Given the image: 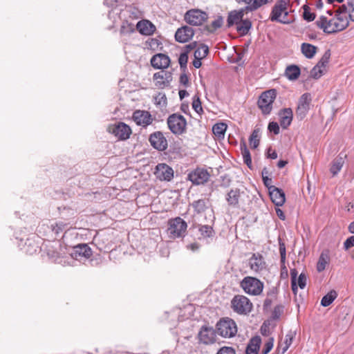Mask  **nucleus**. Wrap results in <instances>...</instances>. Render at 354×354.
Returning a JSON list of instances; mask_svg holds the SVG:
<instances>
[{"instance_id": "7ed1b4c3", "label": "nucleus", "mask_w": 354, "mask_h": 354, "mask_svg": "<svg viewBox=\"0 0 354 354\" xmlns=\"http://www.w3.org/2000/svg\"><path fill=\"white\" fill-rule=\"evenodd\" d=\"M290 0H278L272 8L270 19L272 21H278L282 24L288 23V6Z\"/></svg>"}, {"instance_id": "69168bd1", "label": "nucleus", "mask_w": 354, "mask_h": 354, "mask_svg": "<svg viewBox=\"0 0 354 354\" xmlns=\"http://www.w3.org/2000/svg\"><path fill=\"white\" fill-rule=\"evenodd\" d=\"M263 184L265 185V186L266 187H268V190L270 191V188H271L272 187H274L273 185H272V179L270 178H269L268 176H263Z\"/></svg>"}, {"instance_id": "f03ea898", "label": "nucleus", "mask_w": 354, "mask_h": 354, "mask_svg": "<svg viewBox=\"0 0 354 354\" xmlns=\"http://www.w3.org/2000/svg\"><path fill=\"white\" fill-rule=\"evenodd\" d=\"M240 287L249 295L259 296L263 292L264 283L256 277L248 276L241 280Z\"/></svg>"}, {"instance_id": "ea45409f", "label": "nucleus", "mask_w": 354, "mask_h": 354, "mask_svg": "<svg viewBox=\"0 0 354 354\" xmlns=\"http://www.w3.org/2000/svg\"><path fill=\"white\" fill-rule=\"evenodd\" d=\"M209 53L208 46L206 45H201L194 52V58L203 59Z\"/></svg>"}, {"instance_id": "0e129e2a", "label": "nucleus", "mask_w": 354, "mask_h": 354, "mask_svg": "<svg viewBox=\"0 0 354 354\" xmlns=\"http://www.w3.org/2000/svg\"><path fill=\"white\" fill-rule=\"evenodd\" d=\"M222 25H223V19L221 17L215 19L214 21H213L212 22V26L214 29H217V28L221 27Z\"/></svg>"}, {"instance_id": "4be33fe9", "label": "nucleus", "mask_w": 354, "mask_h": 354, "mask_svg": "<svg viewBox=\"0 0 354 354\" xmlns=\"http://www.w3.org/2000/svg\"><path fill=\"white\" fill-rule=\"evenodd\" d=\"M269 194L272 201L275 204V205L279 207L282 206L284 204L286 197L282 189L276 187H272L270 188Z\"/></svg>"}, {"instance_id": "052dcab7", "label": "nucleus", "mask_w": 354, "mask_h": 354, "mask_svg": "<svg viewBox=\"0 0 354 354\" xmlns=\"http://www.w3.org/2000/svg\"><path fill=\"white\" fill-rule=\"evenodd\" d=\"M344 246L346 250L349 249L354 246V236H351L348 238L344 243Z\"/></svg>"}, {"instance_id": "338daca9", "label": "nucleus", "mask_w": 354, "mask_h": 354, "mask_svg": "<svg viewBox=\"0 0 354 354\" xmlns=\"http://www.w3.org/2000/svg\"><path fill=\"white\" fill-rule=\"evenodd\" d=\"M277 295V290L275 288H272L268 292L267 297L275 299Z\"/></svg>"}, {"instance_id": "f257e3e1", "label": "nucleus", "mask_w": 354, "mask_h": 354, "mask_svg": "<svg viewBox=\"0 0 354 354\" xmlns=\"http://www.w3.org/2000/svg\"><path fill=\"white\" fill-rule=\"evenodd\" d=\"M348 12L339 8L334 12L328 10L316 21L317 27L326 34H333L346 29L349 24Z\"/></svg>"}, {"instance_id": "49530a36", "label": "nucleus", "mask_w": 354, "mask_h": 354, "mask_svg": "<svg viewBox=\"0 0 354 354\" xmlns=\"http://www.w3.org/2000/svg\"><path fill=\"white\" fill-rule=\"evenodd\" d=\"M303 9H304V13H303L304 19L307 21H313L315 19V13L311 12L310 8L307 5H304V6H303Z\"/></svg>"}, {"instance_id": "412c9836", "label": "nucleus", "mask_w": 354, "mask_h": 354, "mask_svg": "<svg viewBox=\"0 0 354 354\" xmlns=\"http://www.w3.org/2000/svg\"><path fill=\"white\" fill-rule=\"evenodd\" d=\"M153 79L156 81V86L160 88H163L169 86L171 80V75L170 73L161 71L153 75Z\"/></svg>"}, {"instance_id": "8fccbe9b", "label": "nucleus", "mask_w": 354, "mask_h": 354, "mask_svg": "<svg viewBox=\"0 0 354 354\" xmlns=\"http://www.w3.org/2000/svg\"><path fill=\"white\" fill-rule=\"evenodd\" d=\"M154 102L156 105H158L161 107L166 106L167 105V97L165 93H158L154 97Z\"/></svg>"}, {"instance_id": "f704fd0d", "label": "nucleus", "mask_w": 354, "mask_h": 354, "mask_svg": "<svg viewBox=\"0 0 354 354\" xmlns=\"http://www.w3.org/2000/svg\"><path fill=\"white\" fill-rule=\"evenodd\" d=\"M207 203L208 201L205 199H199L198 201H194L192 203V206L194 210L198 214H200L205 212L207 209Z\"/></svg>"}, {"instance_id": "0eeeda50", "label": "nucleus", "mask_w": 354, "mask_h": 354, "mask_svg": "<svg viewBox=\"0 0 354 354\" xmlns=\"http://www.w3.org/2000/svg\"><path fill=\"white\" fill-rule=\"evenodd\" d=\"M187 227V223L180 217L171 219L167 229L169 236L173 239L184 236Z\"/></svg>"}, {"instance_id": "bf43d9fd", "label": "nucleus", "mask_w": 354, "mask_h": 354, "mask_svg": "<svg viewBox=\"0 0 354 354\" xmlns=\"http://www.w3.org/2000/svg\"><path fill=\"white\" fill-rule=\"evenodd\" d=\"M268 130L270 132H273L275 135L279 133V126L278 123L275 122H271L268 124Z\"/></svg>"}, {"instance_id": "6e6552de", "label": "nucleus", "mask_w": 354, "mask_h": 354, "mask_svg": "<svg viewBox=\"0 0 354 354\" xmlns=\"http://www.w3.org/2000/svg\"><path fill=\"white\" fill-rule=\"evenodd\" d=\"M167 124L173 133L179 135L185 131L187 122L184 116L174 113L168 118Z\"/></svg>"}, {"instance_id": "09e8293b", "label": "nucleus", "mask_w": 354, "mask_h": 354, "mask_svg": "<svg viewBox=\"0 0 354 354\" xmlns=\"http://www.w3.org/2000/svg\"><path fill=\"white\" fill-rule=\"evenodd\" d=\"M293 337L294 333L291 331L286 335L285 340L283 342L284 344V348H282L281 354H284L286 351L288 349V348L290 347L292 342Z\"/></svg>"}, {"instance_id": "680f3d73", "label": "nucleus", "mask_w": 354, "mask_h": 354, "mask_svg": "<svg viewBox=\"0 0 354 354\" xmlns=\"http://www.w3.org/2000/svg\"><path fill=\"white\" fill-rule=\"evenodd\" d=\"M283 310V307L281 305L277 306L274 308L273 316L274 318H278L281 315Z\"/></svg>"}, {"instance_id": "2eb2a0df", "label": "nucleus", "mask_w": 354, "mask_h": 354, "mask_svg": "<svg viewBox=\"0 0 354 354\" xmlns=\"http://www.w3.org/2000/svg\"><path fill=\"white\" fill-rule=\"evenodd\" d=\"M155 175L160 180L169 181L174 176V171L166 164H158L156 167Z\"/></svg>"}, {"instance_id": "9b49d317", "label": "nucleus", "mask_w": 354, "mask_h": 354, "mask_svg": "<svg viewBox=\"0 0 354 354\" xmlns=\"http://www.w3.org/2000/svg\"><path fill=\"white\" fill-rule=\"evenodd\" d=\"M200 343L205 345L212 344L216 341V335L212 327L203 326L198 334Z\"/></svg>"}, {"instance_id": "a211bd4d", "label": "nucleus", "mask_w": 354, "mask_h": 354, "mask_svg": "<svg viewBox=\"0 0 354 354\" xmlns=\"http://www.w3.org/2000/svg\"><path fill=\"white\" fill-rule=\"evenodd\" d=\"M194 32L192 28L185 26L178 28L175 34V39L180 43H185L192 38Z\"/></svg>"}, {"instance_id": "603ef678", "label": "nucleus", "mask_w": 354, "mask_h": 354, "mask_svg": "<svg viewBox=\"0 0 354 354\" xmlns=\"http://www.w3.org/2000/svg\"><path fill=\"white\" fill-rule=\"evenodd\" d=\"M192 108L194 109V111L201 114L203 113V108L201 106V102L198 97L194 96L193 102H192Z\"/></svg>"}, {"instance_id": "a18cd8bd", "label": "nucleus", "mask_w": 354, "mask_h": 354, "mask_svg": "<svg viewBox=\"0 0 354 354\" xmlns=\"http://www.w3.org/2000/svg\"><path fill=\"white\" fill-rule=\"evenodd\" d=\"M330 58V50H327L325 51L318 63L317 65H319L322 68L326 69L328 64L329 62Z\"/></svg>"}, {"instance_id": "393cba45", "label": "nucleus", "mask_w": 354, "mask_h": 354, "mask_svg": "<svg viewBox=\"0 0 354 354\" xmlns=\"http://www.w3.org/2000/svg\"><path fill=\"white\" fill-rule=\"evenodd\" d=\"M245 12H248L246 11L245 7L239 10H234L229 13L227 17V25L228 26H232L234 24L238 25L241 21L243 19V15Z\"/></svg>"}, {"instance_id": "bb28decb", "label": "nucleus", "mask_w": 354, "mask_h": 354, "mask_svg": "<svg viewBox=\"0 0 354 354\" xmlns=\"http://www.w3.org/2000/svg\"><path fill=\"white\" fill-rule=\"evenodd\" d=\"M292 111L290 108L284 109L280 111V125L283 129H286L290 125L292 120Z\"/></svg>"}, {"instance_id": "20e7f679", "label": "nucleus", "mask_w": 354, "mask_h": 354, "mask_svg": "<svg viewBox=\"0 0 354 354\" xmlns=\"http://www.w3.org/2000/svg\"><path fill=\"white\" fill-rule=\"evenodd\" d=\"M216 327L217 333L225 338L233 337L237 333V326L235 322L229 317L221 319L216 324Z\"/></svg>"}, {"instance_id": "6ab92c4d", "label": "nucleus", "mask_w": 354, "mask_h": 354, "mask_svg": "<svg viewBox=\"0 0 354 354\" xmlns=\"http://www.w3.org/2000/svg\"><path fill=\"white\" fill-rule=\"evenodd\" d=\"M92 254L91 248L86 244H80L73 248L71 256L74 259H80L82 257L89 258Z\"/></svg>"}, {"instance_id": "5fc2aeb1", "label": "nucleus", "mask_w": 354, "mask_h": 354, "mask_svg": "<svg viewBox=\"0 0 354 354\" xmlns=\"http://www.w3.org/2000/svg\"><path fill=\"white\" fill-rule=\"evenodd\" d=\"M187 61H188L187 52H183V53H180L179 58H178V63L180 66V68H186Z\"/></svg>"}, {"instance_id": "e433bc0d", "label": "nucleus", "mask_w": 354, "mask_h": 354, "mask_svg": "<svg viewBox=\"0 0 354 354\" xmlns=\"http://www.w3.org/2000/svg\"><path fill=\"white\" fill-rule=\"evenodd\" d=\"M336 297V292L335 290H332L322 297L321 300V305L324 307L328 306L333 303V301L335 299Z\"/></svg>"}, {"instance_id": "4d7b16f0", "label": "nucleus", "mask_w": 354, "mask_h": 354, "mask_svg": "<svg viewBox=\"0 0 354 354\" xmlns=\"http://www.w3.org/2000/svg\"><path fill=\"white\" fill-rule=\"evenodd\" d=\"M279 252L281 256V261L282 263H285L286 261V245L285 243L279 240Z\"/></svg>"}, {"instance_id": "4468645a", "label": "nucleus", "mask_w": 354, "mask_h": 354, "mask_svg": "<svg viewBox=\"0 0 354 354\" xmlns=\"http://www.w3.org/2000/svg\"><path fill=\"white\" fill-rule=\"evenodd\" d=\"M209 174L207 170L203 169H196L190 172L188 175V179L195 185H201L205 183L209 179Z\"/></svg>"}, {"instance_id": "2f4dec72", "label": "nucleus", "mask_w": 354, "mask_h": 354, "mask_svg": "<svg viewBox=\"0 0 354 354\" xmlns=\"http://www.w3.org/2000/svg\"><path fill=\"white\" fill-rule=\"evenodd\" d=\"M273 1L274 0H253L250 6H245V9L247 12H253L264 5L272 3Z\"/></svg>"}, {"instance_id": "72a5a7b5", "label": "nucleus", "mask_w": 354, "mask_h": 354, "mask_svg": "<svg viewBox=\"0 0 354 354\" xmlns=\"http://www.w3.org/2000/svg\"><path fill=\"white\" fill-rule=\"evenodd\" d=\"M252 26V23L249 19H243L236 25V30L242 35H245L248 32Z\"/></svg>"}, {"instance_id": "473e14b6", "label": "nucleus", "mask_w": 354, "mask_h": 354, "mask_svg": "<svg viewBox=\"0 0 354 354\" xmlns=\"http://www.w3.org/2000/svg\"><path fill=\"white\" fill-rule=\"evenodd\" d=\"M227 127V124L223 122L216 123L212 127L213 133L218 138H223Z\"/></svg>"}, {"instance_id": "f8f14e48", "label": "nucleus", "mask_w": 354, "mask_h": 354, "mask_svg": "<svg viewBox=\"0 0 354 354\" xmlns=\"http://www.w3.org/2000/svg\"><path fill=\"white\" fill-rule=\"evenodd\" d=\"M151 145L158 151H164L167 148V140L161 131H156L149 136Z\"/></svg>"}, {"instance_id": "a19ab883", "label": "nucleus", "mask_w": 354, "mask_h": 354, "mask_svg": "<svg viewBox=\"0 0 354 354\" xmlns=\"http://www.w3.org/2000/svg\"><path fill=\"white\" fill-rule=\"evenodd\" d=\"M121 12V8L115 7L109 12L108 17L115 24L120 19Z\"/></svg>"}, {"instance_id": "5701e85b", "label": "nucleus", "mask_w": 354, "mask_h": 354, "mask_svg": "<svg viewBox=\"0 0 354 354\" xmlns=\"http://www.w3.org/2000/svg\"><path fill=\"white\" fill-rule=\"evenodd\" d=\"M136 28L143 35H151L156 31V26L149 20H141L136 24Z\"/></svg>"}, {"instance_id": "c85d7f7f", "label": "nucleus", "mask_w": 354, "mask_h": 354, "mask_svg": "<svg viewBox=\"0 0 354 354\" xmlns=\"http://www.w3.org/2000/svg\"><path fill=\"white\" fill-rule=\"evenodd\" d=\"M330 261V255L328 250L323 251L319 258L317 264V270L319 272L324 271L328 264Z\"/></svg>"}, {"instance_id": "774afa93", "label": "nucleus", "mask_w": 354, "mask_h": 354, "mask_svg": "<svg viewBox=\"0 0 354 354\" xmlns=\"http://www.w3.org/2000/svg\"><path fill=\"white\" fill-rule=\"evenodd\" d=\"M200 248V245L197 243H193L187 245V248L191 250L193 252L197 251Z\"/></svg>"}, {"instance_id": "1a4fd4ad", "label": "nucleus", "mask_w": 354, "mask_h": 354, "mask_svg": "<svg viewBox=\"0 0 354 354\" xmlns=\"http://www.w3.org/2000/svg\"><path fill=\"white\" fill-rule=\"evenodd\" d=\"M108 130L111 133L113 134L121 140H127L132 133L131 127L122 122L110 125Z\"/></svg>"}, {"instance_id": "e2e57ef3", "label": "nucleus", "mask_w": 354, "mask_h": 354, "mask_svg": "<svg viewBox=\"0 0 354 354\" xmlns=\"http://www.w3.org/2000/svg\"><path fill=\"white\" fill-rule=\"evenodd\" d=\"M121 0H104V3L109 7H118V3Z\"/></svg>"}, {"instance_id": "3c124183", "label": "nucleus", "mask_w": 354, "mask_h": 354, "mask_svg": "<svg viewBox=\"0 0 354 354\" xmlns=\"http://www.w3.org/2000/svg\"><path fill=\"white\" fill-rule=\"evenodd\" d=\"M290 276H291V287L292 292L296 294L297 291V271L295 269L290 270Z\"/></svg>"}, {"instance_id": "864d4df0", "label": "nucleus", "mask_w": 354, "mask_h": 354, "mask_svg": "<svg viewBox=\"0 0 354 354\" xmlns=\"http://www.w3.org/2000/svg\"><path fill=\"white\" fill-rule=\"evenodd\" d=\"M274 345V339L269 338L264 344L263 350L261 351V354H268V353L272 350Z\"/></svg>"}, {"instance_id": "a878e982", "label": "nucleus", "mask_w": 354, "mask_h": 354, "mask_svg": "<svg viewBox=\"0 0 354 354\" xmlns=\"http://www.w3.org/2000/svg\"><path fill=\"white\" fill-rule=\"evenodd\" d=\"M261 339L259 336L251 338L245 349L246 354H259Z\"/></svg>"}, {"instance_id": "aec40b11", "label": "nucleus", "mask_w": 354, "mask_h": 354, "mask_svg": "<svg viewBox=\"0 0 354 354\" xmlns=\"http://www.w3.org/2000/svg\"><path fill=\"white\" fill-rule=\"evenodd\" d=\"M151 64L155 68H166L169 66L170 59L165 54L158 53L152 57Z\"/></svg>"}, {"instance_id": "c756f323", "label": "nucleus", "mask_w": 354, "mask_h": 354, "mask_svg": "<svg viewBox=\"0 0 354 354\" xmlns=\"http://www.w3.org/2000/svg\"><path fill=\"white\" fill-rule=\"evenodd\" d=\"M302 54L308 59H312L316 54L317 48L308 43H303L301 46Z\"/></svg>"}, {"instance_id": "dca6fc26", "label": "nucleus", "mask_w": 354, "mask_h": 354, "mask_svg": "<svg viewBox=\"0 0 354 354\" xmlns=\"http://www.w3.org/2000/svg\"><path fill=\"white\" fill-rule=\"evenodd\" d=\"M133 119L138 125L142 127H147L153 122L151 115L147 111H136L133 114Z\"/></svg>"}, {"instance_id": "37998d69", "label": "nucleus", "mask_w": 354, "mask_h": 354, "mask_svg": "<svg viewBox=\"0 0 354 354\" xmlns=\"http://www.w3.org/2000/svg\"><path fill=\"white\" fill-rule=\"evenodd\" d=\"M326 72V69L322 68L319 65L316 64L310 71V77L314 79H319Z\"/></svg>"}, {"instance_id": "c03bdc74", "label": "nucleus", "mask_w": 354, "mask_h": 354, "mask_svg": "<svg viewBox=\"0 0 354 354\" xmlns=\"http://www.w3.org/2000/svg\"><path fill=\"white\" fill-rule=\"evenodd\" d=\"M201 235L203 238H207L213 236L214 230L212 227L208 225H201L199 227Z\"/></svg>"}, {"instance_id": "ddd939ff", "label": "nucleus", "mask_w": 354, "mask_h": 354, "mask_svg": "<svg viewBox=\"0 0 354 354\" xmlns=\"http://www.w3.org/2000/svg\"><path fill=\"white\" fill-rule=\"evenodd\" d=\"M248 266L253 272L257 274L266 270V263L261 254L254 253L248 259Z\"/></svg>"}, {"instance_id": "b1692460", "label": "nucleus", "mask_w": 354, "mask_h": 354, "mask_svg": "<svg viewBox=\"0 0 354 354\" xmlns=\"http://www.w3.org/2000/svg\"><path fill=\"white\" fill-rule=\"evenodd\" d=\"M239 189H231L226 196V201L228 205L233 207H239V202L241 201V194Z\"/></svg>"}, {"instance_id": "6e6d98bb", "label": "nucleus", "mask_w": 354, "mask_h": 354, "mask_svg": "<svg viewBox=\"0 0 354 354\" xmlns=\"http://www.w3.org/2000/svg\"><path fill=\"white\" fill-rule=\"evenodd\" d=\"M306 276L304 273H301L297 279V286H299L301 289H304L306 285Z\"/></svg>"}, {"instance_id": "58836bf2", "label": "nucleus", "mask_w": 354, "mask_h": 354, "mask_svg": "<svg viewBox=\"0 0 354 354\" xmlns=\"http://www.w3.org/2000/svg\"><path fill=\"white\" fill-rule=\"evenodd\" d=\"M135 31L134 25L131 23H129L125 21L122 22L120 32L121 35H129Z\"/></svg>"}, {"instance_id": "79ce46f5", "label": "nucleus", "mask_w": 354, "mask_h": 354, "mask_svg": "<svg viewBox=\"0 0 354 354\" xmlns=\"http://www.w3.org/2000/svg\"><path fill=\"white\" fill-rule=\"evenodd\" d=\"M250 146L256 149L259 145V131L258 129H254L249 139Z\"/></svg>"}, {"instance_id": "7c9ffc66", "label": "nucleus", "mask_w": 354, "mask_h": 354, "mask_svg": "<svg viewBox=\"0 0 354 354\" xmlns=\"http://www.w3.org/2000/svg\"><path fill=\"white\" fill-rule=\"evenodd\" d=\"M344 164V158L341 156H337L335 158L333 162L330 169V173L333 176H336L338 172L342 169L343 165Z\"/></svg>"}, {"instance_id": "423d86ee", "label": "nucleus", "mask_w": 354, "mask_h": 354, "mask_svg": "<svg viewBox=\"0 0 354 354\" xmlns=\"http://www.w3.org/2000/svg\"><path fill=\"white\" fill-rule=\"evenodd\" d=\"M276 97L277 91L275 89H270L261 93L258 100V106L263 114L270 113Z\"/></svg>"}, {"instance_id": "9d476101", "label": "nucleus", "mask_w": 354, "mask_h": 354, "mask_svg": "<svg viewBox=\"0 0 354 354\" xmlns=\"http://www.w3.org/2000/svg\"><path fill=\"white\" fill-rule=\"evenodd\" d=\"M207 19V14L198 9L187 11L185 15V20L192 26H201Z\"/></svg>"}, {"instance_id": "39448f33", "label": "nucleus", "mask_w": 354, "mask_h": 354, "mask_svg": "<svg viewBox=\"0 0 354 354\" xmlns=\"http://www.w3.org/2000/svg\"><path fill=\"white\" fill-rule=\"evenodd\" d=\"M252 304L250 300L244 295H236L231 301L232 310L239 315H247L252 310Z\"/></svg>"}, {"instance_id": "4c0bfd02", "label": "nucleus", "mask_w": 354, "mask_h": 354, "mask_svg": "<svg viewBox=\"0 0 354 354\" xmlns=\"http://www.w3.org/2000/svg\"><path fill=\"white\" fill-rule=\"evenodd\" d=\"M241 151L243 156L244 162L249 167H251L252 159L250 153L245 143L241 145Z\"/></svg>"}, {"instance_id": "c9c22d12", "label": "nucleus", "mask_w": 354, "mask_h": 354, "mask_svg": "<svg viewBox=\"0 0 354 354\" xmlns=\"http://www.w3.org/2000/svg\"><path fill=\"white\" fill-rule=\"evenodd\" d=\"M342 10L347 11L349 19L354 21V0H348L346 4L340 6Z\"/></svg>"}, {"instance_id": "cd10ccee", "label": "nucleus", "mask_w": 354, "mask_h": 354, "mask_svg": "<svg viewBox=\"0 0 354 354\" xmlns=\"http://www.w3.org/2000/svg\"><path fill=\"white\" fill-rule=\"evenodd\" d=\"M301 74L300 68L297 65H290L285 70V75L289 80H296Z\"/></svg>"}, {"instance_id": "de8ad7c7", "label": "nucleus", "mask_w": 354, "mask_h": 354, "mask_svg": "<svg viewBox=\"0 0 354 354\" xmlns=\"http://www.w3.org/2000/svg\"><path fill=\"white\" fill-rule=\"evenodd\" d=\"M161 44L160 41L156 38H150L146 41L147 47L153 50H158Z\"/></svg>"}, {"instance_id": "f3484780", "label": "nucleus", "mask_w": 354, "mask_h": 354, "mask_svg": "<svg viewBox=\"0 0 354 354\" xmlns=\"http://www.w3.org/2000/svg\"><path fill=\"white\" fill-rule=\"evenodd\" d=\"M310 97L308 93L303 94L299 98L298 106L297 108V115L303 119L310 109Z\"/></svg>"}, {"instance_id": "13d9d810", "label": "nucleus", "mask_w": 354, "mask_h": 354, "mask_svg": "<svg viewBox=\"0 0 354 354\" xmlns=\"http://www.w3.org/2000/svg\"><path fill=\"white\" fill-rule=\"evenodd\" d=\"M216 354H236V351L232 347L223 346L218 350Z\"/></svg>"}]
</instances>
